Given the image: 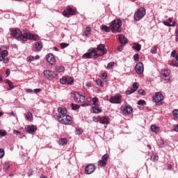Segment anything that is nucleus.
<instances>
[{
    "label": "nucleus",
    "instance_id": "nucleus-36",
    "mask_svg": "<svg viewBox=\"0 0 178 178\" xmlns=\"http://www.w3.org/2000/svg\"><path fill=\"white\" fill-rule=\"evenodd\" d=\"M101 30H104L106 33H109V31H111V28H109V26H106V25H102L101 26Z\"/></svg>",
    "mask_w": 178,
    "mask_h": 178
},
{
    "label": "nucleus",
    "instance_id": "nucleus-53",
    "mask_svg": "<svg viewBox=\"0 0 178 178\" xmlns=\"http://www.w3.org/2000/svg\"><path fill=\"white\" fill-rule=\"evenodd\" d=\"M3 156H5V150L0 149V159L1 158H3Z\"/></svg>",
    "mask_w": 178,
    "mask_h": 178
},
{
    "label": "nucleus",
    "instance_id": "nucleus-57",
    "mask_svg": "<svg viewBox=\"0 0 178 178\" xmlns=\"http://www.w3.org/2000/svg\"><path fill=\"white\" fill-rule=\"evenodd\" d=\"M138 59H140V56L136 54L134 56V60H135V62H138Z\"/></svg>",
    "mask_w": 178,
    "mask_h": 178
},
{
    "label": "nucleus",
    "instance_id": "nucleus-45",
    "mask_svg": "<svg viewBox=\"0 0 178 178\" xmlns=\"http://www.w3.org/2000/svg\"><path fill=\"white\" fill-rule=\"evenodd\" d=\"M170 66H175L176 67H178V63L177 61H176V60H172L170 63Z\"/></svg>",
    "mask_w": 178,
    "mask_h": 178
},
{
    "label": "nucleus",
    "instance_id": "nucleus-16",
    "mask_svg": "<svg viewBox=\"0 0 178 178\" xmlns=\"http://www.w3.org/2000/svg\"><path fill=\"white\" fill-rule=\"evenodd\" d=\"M92 52H94V50H93V48L91 47L88 50L87 53H85L82 56L83 59H91V58L92 57Z\"/></svg>",
    "mask_w": 178,
    "mask_h": 178
},
{
    "label": "nucleus",
    "instance_id": "nucleus-50",
    "mask_svg": "<svg viewBox=\"0 0 178 178\" xmlns=\"http://www.w3.org/2000/svg\"><path fill=\"white\" fill-rule=\"evenodd\" d=\"M98 101H99L97 97H93L92 99H91V102H93L92 103V105H97V102H98Z\"/></svg>",
    "mask_w": 178,
    "mask_h": 178
},
{
    "label": "nucleus",
    "instance_id": "nucleus-51",
    "mask_svg": "<svg viewBox=\"0 0 178 178\" xmlns=\"http://www.w3.org/2000/svg\"><path fill=\"white\" fill-rule=\"evenodd\" d=\"M133 92H136V90H134L133 88L126 91L127 95H130L131 94H133Z\"/></svg>",
    "mask_w": 178,
    "mask_h": 178
},
{
    "label": "nucleus",
    "instance_id": "nucleus-12",
    "mask_svg": "<svg viewBox=\"0 0 178 178\" xmlns=\"http://www.w3.org/2000/svg\"><path fill=\"white\" fill-rule=\"evenodd\" d=\"M94 172H95V165L94 164H89L85 168L86 175H91Z\"/></svg>",
    "mask_w": 178,
    "mask_h": 178
},
{
    "label": "nucleus",
    "instance_id": "nucleus-61",
    "mask_svg": "<svg viewBox=\"0 0 178 178\" xmlns=\"http://www.w3.org/2000/svg\"><path fill=\"white\" fill-rule=\"evenodd\" d=\"M145 104V100L140 99L138 102V105H144Z\"/></svg>",
    "mask_w": 178,
    "mask_h": 178
},
{
    "label": "nucleus",
    "instance_id": "nucleus-48",
    "mask_svg": "<svg viewBox=\"0 0 178 178\" xmlns=\"http://www.w3.org/2000/svg\"><path fill=\"white\" fill-rule=\"evenodd\" d=\"M27 62H33L34 60H35V58L33 56H29L27 59H26Z\"/></svg>",
    "mask_w": 178,
    "mask_h": 178
},
{
    "label": "nucleus",
    "instance_id": "nucleus-43",
    "mask_svg": "<svg viewBox=\"0 0 178 178\" xmlns=\"http://www.w3.org/2000/svg\"><path fill=\"white\" fill-rule=\"evenodd\" d=\"M138 89V83L137 82L134 83L132 86V90H134V91H137Z\"/></svg>",
    "mask_w": 178,
    "mask_h": 178
},
{
    "label": "nucleus",
    "instance_id": "nucleus-47",
    "mask_svg": "<svg viewBox=\"0 0 178 178\" xmlns=\"http://www.w3.org/2000/svg\"><path fill=\"white\" fill-rule=\"evenodd\" d=\"M157 49H158V47H156V46L152 47V49L150 50L151 54H156Z\"/></svg>",
    "mask_w": 178,
    "mask_h": 178
},
{
    "label": "nucleus",
    "instance_id": "nucleus-10",
    "mask_svg": "<svg viewBox=\"0 0 178 178\" xmlns=\"http://www.w3.org/2000/svg\"><path fill=\"white\" fill-rule=\"evenodd\" d=\"M135 70L137 74H143V73H144V64H143V63H136Z\"/></svg>",
    "mask_w": 178,
    "mask_h": 178
},
{
    "label": "nucleus",
    "instance_id": "nucleus-9",
    "mask_svg": "<svg viewBox=\"0 0 178 178\" xmlns=\"http://www.w3.org/2000/svg\"><path fill=\"white\" fill-rule=\"evenodd\" d=\"M43 74L44 77H47V79L49 80H52V79L56 76V73H55V72H52L48 70H44Z\"/></svg>",
    "mask_w": 178,
    "mask_h": 178
},
{
    "label": "nucleus",
    "instance_id": "nucleus-55",
    "mask_svg": "<svg viewBox=\"0 0 178 178\" xmlns=\"http://www.w3.org/2000/svg\"><path fill=\"white\" fill-rule=\"evenodd\" d=\"M73 83H74L73 78L67 79V84H73Z\"/></svg>",
    "mask_w": 178,
    "mask_h": 178
},
{
    "label": "nucleus",
    "instance_id": "nucleus-38",
    "mask_svg": "<svg viewBox=\"0 0 178 178\" xmlns=\"http://www.w3.org/2000/svg\"><path fill=\"white\" fill-rule=\"evenodd\" d=\"M97 165L98 166H102V167L106 166V162H105L103 160H99L97 163Z\"/></svg>",
    "mask_w": 178,
    "mask_h": 178
},
{
    "label": "nucleus",
    "instance_id": "nucleus-39",
    "mask_svg": "<svg viewBox=\"0 0 178 178\" xmlns=\"http://www.w3.org/2000/svg\"><path fill=\"white\" fill-rule=\"evenodd\" d=\"M71 106H72V109H73V111H77V109H79V108H80V105L75 104L73 103L71 104Z\"/></svg>",
    "mask_w": 178,
    "mask_h": 178
},
{
    "label": "nucleus",
    "instance_id": "nucleus-46",
    "mask_svg": "<svg viewBox=\"0 0 178 178\" xmlns=\"http://www.w3.org/2000/svg\"><path fill=\"white\" fill-rule=\"evenodd\" d=\"M159 159V157L158 156V155H154V157H152V156H151V161H152L153 162H156Z\"/></svg>",
    "mask_w": 178,
    "mask_h": 178
},
{
    "label": "nucleus",
    "instance_id": "nucleus-2",
    "mask_svg": "<svg viewBox=\"0 0 178 178\" xmlns=\"http://www.w3.org/2000/svg\"><path fill=\"white\" fill-rule=\"evenodd\" d=\"M57 119L63 124H72V117L70 115H58Z\"/></svg>",
    "mask_w": 178,
    "mask_h": 178
},
{
    "label": "nucleus",
    "instance_id": "nucleus-44",
    "mask_svg": "<svg viewBox=\"0 0 178 178\" xmlns=\"http://www.w3.org/2000/svg\"><path fill=\"white\" fill-rule=\"evenodd\" d=\"M109 158V155L108 154H104L102 157V161H104V162H108V159Z\"/></svg>",
    "mask_w": 178,
    "mask_h": 178
},
{
    "label": "nucleus",
    "instance_id": "nucleus-22",
    "mask_svg": "<svg viewBox=\"0 0 178 178\" xmlns=\"http://www.w3.org/2000/svg\"><path fill=\"white\" fill-rule=\"evenodd\" d=\"M118 40L120 44H127V38L123 35H120Z\"/></svg>",
    "mask_w": 178,
    "mask_h": 178
},
{
    "label": "nucleus",
    "instance_id": "nucleus-58",
    "mask_svg": "<svg viewBox=\"0 0 178 178\" xmlns=\"http://www.w3.org/2000/svg\"><path fill=\"white\" fill-rule=\"evenodd\" d=\"M60 47L63 49L64 48H67V47H69V44L63 42L60 44Z\"/></svg>",
    "mask_w": 178,
    "mask_h": 178
},
{
    "label": "nucleus",
    "instance_id": "nucleus-35",
    "mask_svg": "<svg viewBox=\"0 0 178 178\" xmlns=\"http://www.w3.org/2000/svg\"><path fill=\"white\" fill-rule=\"evenodd\" d=\"M151 130L154 133H159V127H156V125H152Z\"/></svg>",
    "mask_w": 178,
    "mask_h": 178
},
{
    "label": "nucleus",
    "instance_id": "nucleus-56",
    "mask_svg": "<svg viewBox=\"0 0 178 178\" xmlns=\"http://www.w3.org/2000/svg\"><path fill=\"white\" fill-rule=\"evenodd\" d=\"M138 92L140 94V95H145V90H144V89L138 90Z\"/></svg>",
    "mask_w": 178,
    "mask_h": 178
},
{
    "label": "nucleus",
    "instance_id": "nucleus-13",
    "mask_svg": "<svg viewBox=\"0 0 178 178\" xmlns=\"http://www.w3.org/2000/svg\"><path fill=\"white\" fill-rule=\"evenodd\" d=\"M161 74L163 79H164L165 81H169V80H170V70H163V71H161Z\"/></svg>",
    "mask_w": 178,
    "mask_h": 178
},
{
    "label": "nucleus",
    "instance_id": "nucleus-60",
    "mask_svg": "<svg viewBox=\"0 0 178 178\" xmlns=\"http://www.w3.org/2000/svg\"><path fill=\"white\" fill-rule=\"evenodd\" d=\"M0 136L1 137H5V136H6V131H0Z\"/></svg>",
    "mask_w": 178,
    "mask_h": 178
},
{
    "label": "nucleus",
    "instance_id": "nucleus-24",
    "mask_svg": "<svg viewBox=\"0 0 178 178\" xmlns=\"http://www.w3.org/2000/svg\"><path fill=\"white\" fill-rule=\"evenodd\" d=\"M93 109V113H100V112H102V110L99 108V106L98 104L95 105L92 107Z\"/></svg>",
    "mask_w": 178,
    "mask_h": 178
},
{
    "label": "nucleus",
    "instance_id": "nucleus-26",
    "mask_svg": "<svg viewBox=\"0 0 178 178\" xmlns=\"http://www.w3.org/2000/svg\"><path fill=\"white\" fill-rule=\"evenodd\" d=\"M92 54H95L93 56L94 59H97V58H99V56H104V54H102V53H98V51H97V50H95V49H94V48H93Z\"/></svg>",
    "mask_w": 178,
    "mask_h": 178
},
{
    "label": "nucleus",
    "instance_id": "nucleus-29",
    "mask_svg": "<svg viewBox=\"0 0 178 178\" xmlns=\"http://www.w3.org/2000/svg\"><path fill=\"white\" fill-rule=\"evenodd\" d=\"M58 144L60 145H66V144H67V139L63 138H60L58 140Z\"/></svg>",
    "mask_w": 178,
    "mask_h": 178
},
{
    "label": "nucleus",
    "instance_id": "nucleus-7",
    "mask_svg": "<svg viewBox=\"0 0 178 178\" xmlns=\"http://www.w3.org/2000/svg\"><path fill=\"white\" fill-rule=\"evenodd\" d=\"M120 110L122 111V113L124 115H131V113H133V107L131 106H122L120 107Z\"/></svg>",
    "mask_w": 178,
    "mask_h": 178
},
{
    "label": "nucleus",
    "instance_id": "nucleus-63",
    "mask_svg": "<svg viewBox=\"0 0 178 178\" xmlns=\"http://www.w3.org/2000/svg\"><path fill=\"white\" fill-rule=\"evenodd\" d=\"M6 76L8 77V76H9L10 74V70L7 69L6 70Z\"/></svg>",
    "mask_w": 178,
    "mask_h": 178
},
{
    "label": "nucleus",
    "instance_id": "nucleus-18",
    "mask_svg": "<svg viewBox=\"0 0 178 178\" xmlns=\"http://www.w3.org/2000/svg\"><path fill=\"white\" fill-rule=\"evenodd\" d=\"M30 33L29 32H25L24 33H22V35H21V38H19V41H22V42H24L26 40H27V38H29V40H30Z\"/></svg>",
    "mask_w": 178,
    "mask_h": 178
},
{
    "label": "nucleus",
    "instance_id": "nucleus-3",
    "mask_svg": "<svg viewBox=\"0 0 178 178\" xmlns=\"http://www.w3.org/2000/svg\"><path fill=\"white\" fill-rule=\"evenodd\" d=\"M145 16V8H140L134 14V19L136 21L141 20V19H143V17H144Z\"/></svg>",
    "mask_w": 178,
    "mask_h": 178
},
{
    "label": "nucleus",
    "instance_id": "nucleus-30",
    "mask_svg": "<svg viewBox=\"0 0 178 178\" xmlns=\"http://www.w3.org/2000/svg\"><path fill=\"white\" fill-rule=\"evenodd\" d=\"M133 49H135L136 51H141V44L138 43H134L133 47Z\"/></svg>",
    "mask_w": 178,
    "mask_h": 178
},
{
    "label": "nucleus",
    "instance_id": "nucleus-33",
    "mask_svg": "<svg viewBox=\"0 0 178 178\" xmlns=\"http://www.w3.org/2000/svg\"><path fill=\"white\" fill-rule=\"evenodd\" d=\"M56 72H58V73H62V72H65V67H63V66L56 67Z\"/></svg>",
    "mask_w": 178,
    "mask_h": 178
},
{
    "label": "nucleus",
    "instance_id": "nucleus-17",
    "mask_svg": "<svg viewBox=\"0 0 178 178\" xmlns=\"http://www.w3.org/2000/svg\"><path fill=\"white\" fill-rule=\"evenodd\" d=\"M26 130L30 134H33V133H35V131H37V127L34 125H29L26 127Z\"/></svg>",
    "mask_w": 178,
    "mask_h": 178
},
{
    "label": "nucleus",
    "instance_id": "nucleus-54",
    "mask_svg": "<svg viewBox=\"0 0 178 178\" xmlns=\"http://www.w3.org/2000/svg\"><path fill=\"white\" fill-rule=\"evenodd\" d=\"M107 77H108V74H106V72L102 73L101 74V79H102V80H106Z\"/></svg>",
    "mask_w": 178,
    "mask_h": 178
},
{
    "label": "nucleus",
    "instance_id": "nucleus-20",
    "mask_svg": "<svg viewBox=\"0 0 178 178\" xmlns=\"http://www.w3.org/2000/svg\"><path fill=\"white\" fill-rule=\"evenodd\" d=\"M58 113H60V115H59V116H66V115L67 113V109L63 108L62 107H59L58 108Z\"/></svg>",
    "mask_w": 178,
    "mask_h": 178
},
{
    "label": "nucleus",
    "instance_id": "nucleus-40",
    "mask_svg": "<svg viewBox=\"0 0 178 178\" xmlns=\"http://www.w3.org/2000/svg\"><path fill=\"white\" fill-rule=\"evenodd\" d=\"M60 83H61V84H67V77L63 76V77L60 80Z\"/></svg>",
    "mask_w": 178,
    "mask_h": 178
},
{
    "label": "nucleus",
    "instance_id": "nucleus-1",
    "mask_svg": "<svg viewBox=\"0 0 178 178\" xmlns=\"http://www.w3.org/2000/svg\"><path fill=\"white\" fill-rule=\"evenodd\" d=\"M122 21L120 19H118L116 20H113L110 23V27L112 30H115L118 31V33H120L122 31Z\"/></svg>",
    "mask_w": 178,
    "mask_h": 178
},
{
    "label": "nucleus",
    "instance_id": "nucleus-15",
    "mask_svg": "<svg viewBox=\"0 0 178 178\" xmlns=\"http://www.w3.org/2000/svg\"><path fill=\"white\" fill-rule=\"evenodd\" d=\"M46 59L50 65H55L56 63V61L55 60V56H53L52 54H49L46 56Z\"/></svg>",
    "mask_w": 178,
    "mask_h": 178
},
{
    "label": "nucleus",
    "instance_id": "nucleus-34",
    "mask_svg": "<svg viewBox=\"0 0 178 178\" xmlns=\"http://www.w3.org/2000/svg\"><path fill=\"white\" fill-rule=\"evenodd\" d=\"M174 120H178V109H174L172 111Z\"/></svg>",
    "mask_w": 178,
    "mask_h": 178
},
{
    "label": "nucleus",
    "instance_id": "nucleus-28",
    "mask_svg": "<svg viewBox=\"0 0 178 178\" xmlns=\"http://www.w3.org/2000/svg\"><path fill=\"white\" fill-rule=\"evenodd\" d=\"M91 33V27L87 26L86 28V30L83 31V35H85L86 37H88Z\"/></svg>",
    "mask_w": 178,
    "mask_h": 178
},
{
    "label": "nucleus",
    "instance_id": "nucleus-41",
    "mask_svg": "<svg viewBox=\"0 0 178 178\" xmlns=\"http://www.w3.org/2000/svg\"><path fill=\"white\" fill-rule=\"evenodd\" d=\"M10 166V165H9L8 162H5L3 165V170H5V171L8 170V169H9Z\"/></svg>",
    "mask_w": 178,
    "mask_h": 178
},
{
    "label": "nucleus",
    "instance_id": "nucleus-19",
    "mask_svg": "<svg viewBox=\"0 0 178 178\" xmlns=\"http://www.w3.org/2000/svg\"><path fill=\"white\" fill-rule=\"evenodd\" d=\"M99 122L102 124H109V117L108 116H104L102 118L100 117Z\"/></svg>",
    "mask_w": 178,
    "mask_h": 178
},
{
    "label": "nucleus",
    "instance_id": "nucleus-31",
    "mask_svg": "<svg viewBox=\"0 0 178 178\" xmlns=\"http://www.w3.org/2000/svg\"><path fill=\"white\" fill-rule=\"evenodd\" d=\"M165 26H168V27H175L176 26V22H172V24L168 21H164Z\"/></svg>",
    "mask_w": 178,
    "mask_h": 178
},
{
    "label": "nucleus",
    "instance_id": "nucleus-52",
    "mask_svg": "<svg viewBox=\"0 0 178 178\" xmlns=\"http://www.w3.org/2000/svg\"><path fill=\"white\" fill-rule=\"evenodd\" d=\"M115 66V62H111L107 65V69H112Z\"/></svg>",
    "mask_w": 178,
    "mask_h": 178
},
{
    "label": "nucleus",
    "instance_id": "nucleus-32",
    "mask_svg": "<svg viewBox=\"0 0 178 178\" xmlns=\"http://www.w3.org/2000/svg\"><path fill=\"white\" fill-rule=\"evenodd\" d=\"M26 120H29V122H31L33 120V113L31 112H27L26 115Z\"/></svg>",
    "mask_w": 178,
    "mask_h": 178
},
{
    "label": "nucleus",
    "instance_id": "nucleus-5",
    "mask_svg": "<svg viewBox=\"0 0 178 178\" xmlns=\"http://www.w3.org/2000/svg\"><path fill=\"white\" fill-rule=\"evenodd\" d=\"M10 34L12 37H14V38H16L17 40L20 41V38H22V33L19 29H11Z\"/></svg>",
    "mask_w": 178,
    "mask_h": 178
},
{
    "label": "nucleus",
    "instance_id": "nucleus-6",
    "mask_svg": "<svg viewBox=\"0 0 178 178\" xmlns=\"http://www.w3.org/2000/svg\"><path fill=\"white\" fill-rule=\"evenodd\" d=\"M74 99L75 102H78V104H80L81 102H84L86 100V97H84V95H80V93L78 92H74Z\"/></svg>",
    "mask_w": 178,
    "mask_h": 178
},
{
    "label": "nucleus",
    "instance_id": "nucleus-42",
    "mask_svg": "<svg viewBox=\"0 0 178 178\" xmlns=\"http://www.w3.org/2000/svg\"><path fill=\"white\" fill-rule=\"evenodd\" d=\"M96 83L97 86H100V87H104V82L102 80L98 79L96 80Z\"/></svg>",
    "mask_w": 178,
    "mask_h": 178
},
{
    "label": "nucleus",
    "instance_id": "nucleus-21",
    "mask_svg": "<svg viewBox=\"0 0 178 178\" xmlns=\"http://www.w3.org/2000/svg\"><path fill=\"white\" fill-rule=\"evenodd\" d=\"M8 54H9V52H8V50H3V51H1L0 62H2V60H3V58H6V56H8Z\"/></svg>",
    "mask_w": 178,
    "mask_h": 178
},
{
    "label": "nucleus",
    "instance_id": "nucleus-25",
    "mask_svg": "<svg viewBox=\"0 0 178 178\" xmlns=\"http://www.w3.org/2000/svg\"><path fill=\"white\" fill-rule=\"evenodd\" d=\"M29 40H33L34 41H39L40 36H38V35L31 33L29 35Z\"/></svg>",
    "mask_w": 178,
    "mask_h": 178
},
{
    "label": "nucleus",
    "instance_id": "nucleus-49",
    "mask_svg": "<svg viewBox=\"0 0 178 178\" xmlns=\"http://www.w3.org/2000/svg\"><path fill=\"white\" fill-rule=\"evenodd\" d=\"M75 133H76V134H81V133H83V129L79 127L76 128Z\"/></svg>",
    "mask_w": 178,
    "mask_h": 178
},
{
    "label": "nucleus",
    "instance_id": "nucleus-8",
    "mask_svg": "<svg viewBox=\"0 0 178 178\" xmlns=\"http://www.w3.org/2000/svg\"><path fill=\"white\" fill-rule=\"evenodd\" d=\"M163 98V95L161 92H157L155 93V96L153 97V102L159 104V102H162Z\"/></svg>",
    "mask_w": 178,
    "mask_h": 178
},
{
    "label": "nucleus",
    "instance_id": "nucleus-62",
    "mask_svg": "<svg viewBox=\"0 0 178 178\" xmlns=\"http://www.w3.org/2000/svg\"><path fill=\"white\" fill-rule=\"evenodd\" d=\"M33 92H35V94H38V92H41V89L40 88L35 89L33 90Z\"/></svg>",
    "mask_w": 178,
    "mask_h": 178
},
{
    "label": "nucleus",
    "instance_id": "nucleus-59",
    "mask_svg": "<svg viewBox=\"0 0 178 178\" xmlns=\"http://www.w3.org/2000/svg\"><path fill=\"white\" fill-rule=\"evenodd\" d=\"M101 117H93V121L96 123L100 121Z\"/></svg>",
    "mask_w": 178,
    "mask_h": 178
},
{
    "label": "nucleus",
    "instance_id": "nucleus-64",
    "mask_svg": "<svg viewBox=\"0 0 178 178\" xmlns=\"http://www.w3.org/2000/svg\"><path fill=\"white\" fill-rule=\"evenodd\" d=\"M175 36L178 37V27H177L175 30Z\"/></svg>",
    "mask_w": 178,
    "mask_h": 178
},
{
    "label": "nucleus",
    "instance_id": "nucleus-37",
    "mask_svg": "<svg viewBox=\"0 0 178 178\" xmlns=\"http://www.w3.org/2000/svg\"><path fill=\"white\" fill-rule=\"evenodd\" d=\"M171 56H172V58H175L176 60L178 62V54H177L176 50L172 51Z\"/></svg>",
    "mask_w": 178,
    "mask_h": 178
},
{
    "label": "nucleus",
    "instance_id": "nucleus-14",
    "mask_svg": "<svg viewBox=\"0 0 178 178\" xmlns=\"http://www.w3.org/2000/svg\"><path fill=\"white\" fill-rule=\"evenodd\" d=\"M122 95H116L110 98L111 104H120L122 102Z\"/></svg>",
    "mask_w": 178,
    "mask_h": 178
},
{
    "label": "nucleus",
    "instance_id": "nucleus-23",
    "mask_svg": "<svg viewBox=\"0 0 178 178\" xmlns=\"http://www.w3.org/2000/svg\"><path fill=\"white\" fill-rule=\"evenodd\" d=\"M35 48L36 51H41L42 49V42L38 41L35 44Z\"/></svg>",
    "mask_w": 178,
    "mask_h": 178
},
{
    "label": "nucleus",
    "instance_id": "nucleus-4",
    "mask_svg": "<svg viewBox=\"0 0 178 178\" xmlns=\"http://www.w3.org/2000/svg\"><path fill=\"white\" fill-rule=\"evenodd\" d=\"M77 11L72 8H67L66 10L63 12V15L65 17H70V16H74L76 15Z\"/></svg>",
    "mask_w": 178,
    "mask_h": 178
},
{
    "label": "nucleus",
    "instance_id": "nucleus-11",
    "mask_svg": "<svg viewBox=\"0 0 178 178\" xmlns=\"http://www.w3.org/2000/svg\"><path fill=\"white\" fill-rule=\"evenodd\" d=\"M94 49H95L97 52H98V51H100V54H102V55H106V54H108V49H106V48L105 47V44H99L97 47L94 48Z\"/></svg>",
    "mask_w": 178,
    "mask_h": 178
},
{
    "label": "nucleus",
    "instance_id": "nucleus-27",
    "mask_svg": "<svg viewBox=\"0 0 178 178\" xmlns=\"http://www.w3.org/2000/svg\"><path fill=\"white\" fill-rule=\"evenodd\" d=\"M6 83L9 86V88H8V91H10V90H13V88H15V86H13V82H12L10 80H6Z\"/></svg>",
    "mask_w": 178,
    "mask_h": 178
}]
</instances>
